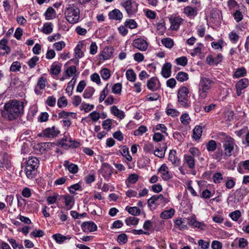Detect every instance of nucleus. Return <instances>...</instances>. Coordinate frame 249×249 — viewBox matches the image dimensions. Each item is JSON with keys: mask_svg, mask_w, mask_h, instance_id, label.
Returning <instances> with one entry per match:
<instances>
[{"mask_svg": "<svg viewBox=\"0 0 249 249\" xmlns=\"http://www.w3.org/2000/svg\"><path fill=\"white\" fill-rule=\"evenodd\" d=\"M82 44H78L75 48V56L76 58H80L83 56V53L82 51Z\"/></svg>", "mask_w": 249, "mask_h": 249, "instance_id": "72a5a7b5", "label": "nucleus"}, {"mask_svg": "<svg viewBox=\"0 0 249 249\" xmlns=\"http://www.w3.org/2000/svg\"><path fill=\"white\" fill-rule=\"evenodd\" d=\"M174 214L175 210L173 209H170L162 212L160 214V217L164 219H169L171 218Z\"/></svg>", "mask_w": 249, "mask_h": 249, "instance_id": "393cba45", "label": "nucleus"}, {"mask_svg": "<svg viewBox=\"0 0 249 249\" xmlns=\"http://www.w3.org/2000/svg\"><path fill=\"white\" fill-rule=\"evenodd\" d=\"M100 171L102 176L107 180L109 179L113 173L112 167L107 163H103L102 164Z\"/></svg>", "mask_w": 249, "mask_h": 249, "instance_id": "423d86ee", "label": "nucleus"}, {"mask_svg": "<svg viewBox=\"0 0 249 249\" xmlns=\"http://www.w3.org/2000/svg\"><path fill=\"white\" fill-rule=\"evenodd\" d=\"M229 37L230 41L233 43H236L239 38V35L234 31L229 34Z\"/></svg>", "mask_w": 249, "mask_h": 249, "instance_id": "ea45409f", "label": "nucleus"}, {"mask_svg": "<svg viewBox=\"0 0 249 249\" xmlns=\"http://www.w3.org/2000/svg\"><path fill=\"white\" fill-rule=\"evenodd\" d=\"M128 213L133 215H138L141 213V211L139 208L137 207H131L128 209Z\"/></svg>", "mask_w": 249, "mask_h": 249, "instance_id": "864d4df0", "label": "nucleus"}, {"mask_svg": "<svg viewBox=\"0 0 249 249\" xmlns=\"http://www.w3.org/2000/svg\"><path fill=\"white\" fill-rule=\"evenodd\" d=\"M82 229L85 232H93L97 229L96 225L93 222H85L81 225Z\"/></svg>", "mask_w": 249, "mask_h": 249, "instance_id": "1a4fd4ad", "label": "nucleus"}, {"mask_svg": "<svg viewBox=\"0 0 249 249\" xmlns=\"http://www.w3.org/2000/svg\"><path fill=\"white\" fill-rule=\"evenodd\" d=\"M136 3L135 1L132 0H126L124 2L121 3V5L124 8L128 15L130 16L133 15L137 11L134 7V4Z\"/></svg>", "mask_w": 249, "mask_h": 249, "instance_id": "39448f33", "label": "nucleus"}, {"mask_svg": "<svg viewBox=\"0 0 249 249\" xmlns=\"http://www.w3.org/2000/svg\"><path fill=\"white\" fill-rule=\"evenodd\" d=\"M184 160L189 168L193 169L195 167V161L193 157L185 155H184Z\"/></svg>", "mask_w": 249, "mask_h": 249, "instance_id": "b1692460", "label": "nucleus"}, {"mask_svg": "<svg viewBox=\"0 0 249 249\" xmlns=\"http://www.w3.org/2000/svg\"><path fill=\"white\" fill-rule=\"evenodd\" d=\"M38 164L39 160L36 157H34L29 158L28 160L26 162V165L37 169L38 167Z\"/></svg>", "mask_w": 249, "mask_h": 249, "instance_id": "6ab92c4d", "label": "nucleus"}, {"mask_svg": "<svg viewBox=\"0 0 249 249\" xmlns=\"http://www.w3.org/2000/svg\"><path fill=\"white\" fill-rule=\"evenodd\" d=\"M202 132V127L200 125H196L193 129V137L196 140H199L201 136Z\"/></svg>", "mask_w": 249, "mask_h": 249, "instance_id": "bb28decb", "label": "nucleus"}, {"mask_svg": "<svg viewBox=\"0 0 249 249\" xmlns=\"http://www.w3.org/2000/svg\"><path fill=\"white\" fill-rule=\"evenodd\" d=\"M234 19L236 22H239L242 20L243 18V15L239 10H236L233 15Z\"/></svg>", "mask_w": 249, "mask_h": 249, "instance_id": "680f3d73", "label": "nucleus"}, {"mask_svg": "<svg viewBox=\"0 0 249 249\" xmlns=\"http://www.w3.org/2000/svg\"><path fill=\"white\" fill-rule=\"evenodd\" d=\"M183 12L187 17L194 18L197 14V9L196 7L187 6L184 8Z\"/></svg>", "mask_w": 249, "mask_h": 249, "instance_id": "ddd939ff", "label": "nucleus"}, {"mask_svg": "<svg viewBox=\"0 0 249 249\" xmlns=\"http://www.w3.org/2000/svg\"><path fill=\"white\" fill-rule=\"evenodd\" d=\"M64 166L72 174H76L78 171L79 168L78 166L73 163H70L69 161L68 160L65 161Z\"/></svg>", "mask_w": 249, "mask_h": 249, "instance_id": "a211bd4d", "label": "nucleus"}, {"mask_svg": "<svg viewBox=\"0 0 249 249\" xmlns=\"http://www.w3.org/2000/svg\"><path fill=\"white\" fill-rule=\"evenodd\" d=\"M112 121L111 119H107L103 122L102 126L104 129L109 130L111 128Z\"/></svg>", "mask_w": 249, "mask_h": 249, "instance_id": "e2e57ef3", "label": "nucleus"}, {"mask_svg": "<svg viewBox=\"0 0 249 249\" xmlns=\"http://www.w3.org/2000/svg\"><path fill=\"white\" fill-rule=\"evenodd\" d=\"M190 120V118L187 113H184L180 117V121L184 124H188Z\"/></svg>", "mask_w": 249, "mask_h": 249, "instance_id": "bf43d9fd", "label": "nucleus"}, {"mask_svg": "<svg viewBox=\"0 0 249 249\" xmlns=\"http://www.w3.org/2000/svg\"><path fill=\"white\" fill-rule=\"evenodd\" d=\"M111 112L115 116L123 119L124 118L125 115L124 111L119 110L116 106H113L111 107Z\"/></svg>", "mask_w": 249, "mask_h": 249, "instance_id": "aec40b11", "label": "nucleus"}, {"mask_svg": "<svg viewBox=\"0 0 249 249\" xmlns=\"http://www.w3.org/2000/svg\"><path fill=\"white\" fill-rule=\"evenodd\" d=\"M246 73V70L244 68L238 69L234 72L233 76L236 78L244 76Z\"/></svg>", "mask_w": 249, "mask_h": 249, "instance_id": "37998d69", "label": "nucleus"}, {"mask_svg": "<svg viewBox=\"0 0 249 249\" xmlns=\"http://www.w3.org/2000/svg\"><path fill=\"white\" fill-rule=\"evenodd\" d=\"M80 108L81 110L83 109L86 112H88L94 108V105L83 103Z\"/></svg>", "mask_w": 249, "mask_h": 249, "instance_id": "6e6d98bb", "label": "nucleus"}, {"mask_svg": "<svg viewBox=\"0 0 249 249\" xmlns=\"http://www.w3.org/2000/svg\"><path fill=\"white\" fill-rule=\"evenodd\" d=\"M25 171L27 177L29 179H32L35 178L36 174L37 169L26 165Z\"/></svg>", "mask_w": 249, "mask_h": 249, "instance_id": "4be33fe9", "label": "nucleus"}, {"mask_svg": "<svg viewBox=\"0 0 249 249\" xmlns=\"http://www.w3.org/2000/svg\"><path fill=\"white\" fill-rule=\"evenodd\" d=\"M68 104L67 100L65 97L62 96L59 98L57 101V106L59 107L62 108L67 106Z\"/></svg>", "mask_w": 249, "mask_h": 249, "instance_id": "de8ad7c7", "label": "nucleus"}, {"mask_svg": "<svg viewBox=\"0 0 249 249\" xmlns=\"http://www.w3.org/2000/svg\"><path fill=\"white\" fill-rule=\"evenodd\" d=\"M162 44L168 48H171L174 45V41L170 38H165L161 41Z\"/></svg>", "mask_w": 249, "mask_h": 249, "instance_id": "c9c22d12", "label": "nucleus"}, {"mask_svg": "<svg viewBox=\"0 0 249 249\" xmlns=\"http://www.w3.org/2000/svg\"><path fill=\"white\" fill-rule=\"evenodd\" d=\"M124 25L130 29H135L138 26L137 22L133 19H128L126 20L124 22Z\"/></svg>", "mask_w": 249, "mask_h": 249, "instance_id": "c85d7f7f", "label": "nucleus"}, {"mask_svg": "<svg viewBox=\"0 0 249 249\" xmlns=\"http://www.w3.org/2000/svg\"><path fill=\"white\" fill-rule=\"evenodd\" d=\"M213 84L214 82L208 78L205 77L200 78L198 89L200 98L204 99L206 97L208 90Z\"/></svg>", "mask_w": 249, "mask_h": 249, "instance_id": "20e7f679", "label": "nucleus"}, {"mask_svg": "<svg viewBox=\"0 0 249 249\" xmlns=\"http://www.w3.org/2000/svg\"><path fill=\"white\" fill-rule=\"evenodd\" d=\"M139 221V219L135 217H129L125 220L126 224L128 226L137 225Z\"/></svg>", "mask_w": 249, "mask_h": 249, "instance_id": "7c9ffc66", "label": "nucleus"}, {"mask_svg": "<svg viewBox=\"0 0 249 249\" xmlns=\"http://www.w3.org/2000/svg\"><path fill=\"white\" fill-rule=\"evenodd\" d=\"M176 79L179 82H184L188 79V75L187 73L180 71L176 77Z\"/></svg>", "mask_w": 249, "mask_h": 249, "instance_id": "473e14b6", "label": "nucleus"}, {"mask_svg": "<svg viewBox=\"0 0 249 249\" xmlns=\"http://www.w3.org/2000/svg\"><path fill=\"white\" fill-rule=\"evenodd\" d=\"M94 91V89L93 88H87L84 91L83 94V97L85 98H90L92 97Z\"/></svg>", "mask_w": 249, "mask_h": 249, "instance_id": "603ef678", "label": "nucleus"}, {"mask_svg": "<svg viewBox=\"0 0 249 249\" xmlns=\"http://www.w3.org/2000/svg\"><path fill=\"white\" fill-rule=\"evenodd\" d=\"M44 234V231L42 230L36 229L31 232L30 235L34 237H41Z\"/></svg>", "mask_w": 249, "mask_h": 249, "instance_id": "5fc2aeb1", "label": "nucleus"}, {"mask_svg": "<svg viewBox=\"0 0 249 249\" xmlns=\"http://www.w3.org/2000/svg\"><path fill=\"white\" fill-rule=\"evenodd\" d=\"M161 174V178L164 180H168L172 178V175L170 173L166 164H162L159 170Z\"/></svg>", "mask_w": 249, "mask_h": 249, "instance_id": "9b49d317", "label": "nucleus"}, {"mask_svg": "<svg viewBox=\"0 0 249 249\" xmlns=\"http://www.w3.org/2000/svg\"><path fill=\"white\" fill-rule=\"evenodd\" d=\"M113 52L114 49L112 47H107L104 49L101 55L104 60H107L113 55Z\"/></svg>", "mask_w": 249, "mask_h": 249, "instance_id": "dca6fc26", "label": "nucleus"}, {"mask_svg": "<svg viewBox=\"0 0 249 249\" xmlns=\"http://www.w3.org/2000/svg\"><path fill=\"white\" fill-rule=\"evenodd\" d=\"M249 85V80L247 78H243L240 80L235 85V87H238L240 89H243L246 88Z\"/></svg>", "mask_w": 249, "mask_h": 249, "instance_id": "c756f323", "label": "nucleus"}, {"mask_svg": "<svg viewBox=\"0 0 249 249\" xmlns=\"http://www.w3.org/2000/svg\"><path fill=\"white\" fill-rule=\"evenodd\" d=\"M171 67L172 65L169 62L166 63L163 65L162 68L161 74L164 77L167 78L171 76Z\"/></svg>", "mask_w": 249, "mask_h": 249, "instance_id": "4468645a", "label": "nucleus"}, {"mask_svg": "<svg viewBox=\"0 0 249 249\" xmlns=\"http://www.w3.org/2000/svg\"><path fill=\"white\" fill-rule=\"evenodd\" d=\"M109 18L115 20H121L123 18V13L118 9H115L108 13Z\"/></svg>", "mask_w": 249, "mask_h": 249, "instance_id": "f8f14e48", "label": "nucleus"}, {"mask_svg": "<svg viewBox=\"0 0 249 249\" xmlns=\"http://www.w3.org/2000/svg\"><path fill=\"white\" fill-rule=\"evenodd\" d=\"M73 113L68 112L62 110L58 114V117L59 118H63L65 120L68 119L69 116H71Z\"/></svg>", "mask_w": 249, "mask_h": 249, "instance_id": "052dcab7", "label": "nucleus"}, {"mask_svg": "<svg viewBox=\"0 0 249 249\" xmlns=\"http://www.w3.org/2000/svg\"><path fill=\"white\" fill-rule=\"evenodd\" d=\"M65 18L68 22L75 24L80 18V10L74 4L69 5L64 12Z\"/></svg>", "mask_w": 249, "mask_h": 249, "instance_id": "f03ea898", "label": "nucleus"}, {"mask_svg": "<svg viewBox=\"0 0 249 249\" xmlns=\"http://www.w3.org/2000/svg\"><path fill=\"white\" fill-rule=\"evenodd\" d=\"M188 224L194 227L197 228L200 230H205L207 229V225L204 222H200L196 221L195 219H191Z\"/></svg>", "mask_w": 249, "mask_h": 249, "instance_id": "2eb2a0df", "label": "nucleus"}, {"mask_svg": "<svg viewBox=\"0 0 249 249\" xmlns=\"http://www.w3.org/2000/svg\"><path fill=\"white\" fill-rule=\"evenodd\" d=\"M167 148L166 143H164L162 144V146L160 148H157V149L154 151V155L160 158H162L164 157L165 153Z\"/></svg>", "mask_w": 249, "mask_h": 249, "instance_id": "f3484780", "label": "nucleus"}, {"mask_svg": "<svg viewBox=\"0 0 249 249\" xmlns=\"http://www.w3.org/2000/svg\"><path fill=\"white\" fill-rule=\"evenodd\" d=\"M38 60L39 57L37 56H34L32 57L27 62V64L30 68H34Z\"/></svg>", "mask_w": 249, "mask_h": 249, "instance_id": "58836bf2", "label": "nucleus"}, {"mask_svg": "<svg viewBox=\"0 0 249 249\" xmlns=\"http://www.w3.org/2000/svg\"><path fill=\"white\" fill-rule=\"evenodd\" d=\"M102 78L107 80L109 78L110 76V71L107 68L102 69L100 72Z\"/></svg>", "mask_w": 249, "mask_h": 249, "instance_id": "a18cd8bd", "label": "nucleus"}, {"mask_svg": "<svg viewBox=\"0 0 249 249\" xmlns=\"http://www.w3.org/2000/svg\"><path fill=\"white\" fill-rule=\"evenodd\" d=\"M64 203L65 206L70 209L72 207V197L70 196H66L64 197Z\"/></svg>", "mask_w": 249, "mask_h": 249, "instance_id": "69168bd1", "label": "nucleus"}, {"mask_svg": "<svg viewBox=\"0 0 249 249\" xmlns=\"http://www.w3.org/2000/svg\"><path fill=\"white\" fill-rule=\"evenodd\" d=\"M132 45L133 47L142 51H145L148 47L146 41L141 38L135 39L133 41Z\"/></svg>", "mask_w": 249, "mask_h": 249, "instance_id": "0eeeda50", "label": "nucleus"}, {"mask_svg": "<svg viewBox=\"0 0 249 249\" xmlns=\"http://www.w3.org/2000/svg\"><path fill=\"white\" fill-rule=\"evenodd\" d=\"M178 64L182 66H185L187 64V59L185 56L178 58L176 60Z\"/></svg>", "mask_w": 249, "mask_h": 249, "instance_id": "0e129e2a", "label": "nucleus"}, {"mask_svg": "<svg viewBox=\"0 0 249 249\" xmlns=\"http://www.w3.org/2000/svg\"><path fill=\"white\" fill-rule=\"evenodd\" d=\"M55 13V10L51 7H49L45 13V16L47 19H50L53 18L52 15Z\"/></svg>", "mask_w": 249, "mask_h": 249, "instance_id": "13d9d810", "label": "nucleus"}, {"mask_svg": "<svg viewBox=\"0 0 249 249\" xmlns=\"http://www.w3.org/2000/svg\"><path fill=\"white\" fill-rule=\"evenodd\" d=\"M126 76L128 80L131 82H134L136 79V75L133 70L129 69L126 72Z\"/></svg>", "mask_w": 249, "mask_h": 249, "instance_id": "f704fd0d", "label": "nucleus"}, {"mask_svg": "<svg viewBox=\"0 0 249 249\" xmlns=\"http://www.w3.org/2000/svg\"><path fill=\"white\" fill-rule=\"evenodd\" d=\"M216 142L214 140H210L206 144L207 149L209 151H214L216 148Z\"/></svg>", "mask_w": 249, "mask_h": 249, "instance_id": "4c0bfd02", "label": "nucleus"}, {"mask_svg": "<svg viewBox=\"0 0 249 249\" xmlns=\"http://www.w3.org/2000/svg\"><path fill=\"white\" fill-rule=\"evenodd\" d=\"M7 40L5 39H2L0 41V49L5 51L7 54L10 51V48L7 46Z\"/></svg>", "mask_w": 249, "mask_h": 249, "instance_id": "2f4dec72", "label": "nucleus"}, {"mask_svg": "<svg viewBox=\"0 0 249 249\" xmlns=\"http://www.w3.org/2000/svg\"><path fill=\"white\" fill-rule=\"evenodd\" d=\"M176 151L174 150H170L169 153L168 160L173 164L175 166L178 165L179 160L176 156Z\"/></svg>", "mask_w": 249, "mask_h": 249, "instance_id": "5701e85b", "label": "nucleus"}, {"mask_svg": "<svg viewBox=\"0 0 249 249\" xmlns=\"http://www.w3.org/2000/svg\"><path fill=\"white\" fill-rule=\"evenodd\" d=\"M158 201L157 195H154L148 199L147 203L149 207L151 209H152L153 205H159V204L157 202Z\"/></svg>", "mask_w": 249, "mask_h": 249, "instance_id": "a19ab883", "label": "nucleus"}, {"mask_svg": "<svg viewBox=\"0 0 249 249\" xmlns=\"http://www.w3.org/2000/svg\"><path fill=\"white\" fill-rule=\"evenodd\" d=\"M47 83V81L46 78L42 76L38 80L37 87H39L40 89H44Z\"/></svg>", "mask_w": 249, "mask_h": 249, "instance_id": "79ce46f5", "label": "nucleus"}, {"mask_svg": "<svg viewBox=\"0 0 249 249\" xmlns=\"http://www.w3.org/2000/svg\"><path fill=\"white\" fill-rule=\"evenodd\" d=\"M189 93V89L186 87H181L178 92V99L188 98V94Z\"/></svg>", "mask_w": 249, "mask_h": 249, "instance_id": "412c9836", "label": "nucleus"}, {"mask_svg": "<svg viewBox=\"0 0 249 249\" xmlns=\"http://www.w3.org/2000/svg\"><path fill=\"white\" fill-rule=\"evenodd\" d=\"M53 24L51 22H46L43 24L41 32L45 34H50L53 32Z\"/></svg>", "mask_w": 249, "mask_h": 249, "instance_id": "a878e982", "label": "nucleus"}, {"mask_svg": "<svg viewBox=\"0 0 249 249\" xmlns=\"http://www.w3.org/2000/svg\"><path fill=\"white\" fill-rule=\"evenodd\" d=\"M59 133V131L55 129L54 126L52 127L47 128L43 130L42 135L47 138H53L56 137Z\"/></svg>", "mask_w": 249, "mask_h": 249, "instance_id": "9d476101", "label": "nucleus"}, {"mask_svg": "<svg viewBox=\"0 0 249 249\" xmlns=\"http://www.w3.org/2000/svg\"><path fill=\"white\" fill-rule=\"evenodd\" d=\"M21 68L20 63L18 61L13 62L10 67V71L14 72L19 71Z\"/></svg>", "mask_w": 249, "mask_h": 249, "instance_id": "8fccbe9b", "label": "nucleus"}, {"mask_svg": "<svg viewBox=\"0 0 249 249\" xmlns=\"http://www.w3.org/2000/svg\"><path fill=\"white\" fill-rule=\"evenodd\" d=\"M169 21L171 23L170 28L172 30L177 31L179 27L180 24L182 23L183 19L178 17H170L169 18Z\"/></svg>", "mask_w": 249, "mask_h": 249, "instance_id": "6e6552de", "label": "nucleus"}, {"mask_svg": "<svg viewBox=\"0 0 249 249\" xmlns=\"http://www.w3.org/2000/svg\"><path fill=\"white\" fill-rule=\"evenodd\" d=\"M220 135L224 137L223 141L224 156L230 157L233 154L234 146H236L235 140L223 132L220 133Z\"/></svg>", "mask_w": 249, "mask_h": 249, "instance_id": "7ed1b4c3", "label": "nucleus"}, {"mask_svg": "<svg viewBox=\"0 0 249 249\" xmlns=\"http://www.w3.org/2000/svg\"><path fill=\"white\" fill-rule=\"evenodd\" d=\"M157 79L156 77H153L150 78L147 81V88L152 91H155L157 90L156 88V82L157 81Z\"/></svg>", "mask_w": 249, "mask_h": 249, "instance_id": "cd10ccee", "label": "nucleus"}, {"mask_svg": "<svg viewBox=\"0 0 249 249\" xmlns=\"http://www.w3.org/2000/svg\"><path fill=\"white\" fill-rule=\"evenodd\" d=\"M76 71V67L74 66H72L69 67L66 71V75L70 77L72 76L73 74H74Z\"/></svg>", "mask_w": 249, "mask_h": 249, "instance_id": "774afa93", "label": "nucleus"}, {"mask_svg": "<svg viewBox=\"0 0 249 249\" xmlns=\"http://www.w3.org/2000/svg\"><path fill=\"white\" fill-rule=\"evenodd\" d=\"M147 130V127L144 125L140 126L137 129L135 130L134 134L135 136L142 135Z\"/></svg>", "mask_w": 249, "mask_h": 249, "instance_id": "49530a36", "label": "nucleus"}, {"mask_svg": "<svg viewBox=\"0 0 249 249\" xmlns=\"http://www.w3.org/2000/svg\"><path fill=\"white\" fill-rule=\"evenodd\" d=\"M23 102L11 100L5 104L1 115L6 120L13 121L21 116L23 113Z\"/></svg>", "mask_w": 249, "mask_h": 249, "instance_id": "f257e3e1", "label": "nucleus"}, {"mask_svg": "<svg viewBox=\"0 0 249 249\" xmlns=\"http://www.w3.org/2000/svg\"><path fill=\"white\" fill-rule=\"evenodd\" d=\"M122 86L121 83L115 84L112 87V91L115 94H119L122 90Z\"/></svg>", "mask_w": 249, "mask_h": 249, "instance_id": "3c124183", "label": "nucleus"}, {"mask_svg": "<svg viewBox=\"0 0 249 249\" xmlns=\"http://www.w3.org/2000/svg\"><path fill=\"white\" fill-rule=\"evenodd\" d=\"M230 217L233 221H237L238 219L241 217V213L240 211L236 210L234 212H232L230 213Z\"/></svg>", "mask_w": 249, "mask_h": 249, "instance_id": "c03bdc74", "label": "nucleus"}, {"mask_svg": "<svg viewBox=\"0 0 249 249\" xmlns=\"http://www.w3.org/2000/svg\"><path fill=\"white\" fill-rule=\"evenodd\" d=\"M127 241V237L125 233H122L118 235L117 242L120 244H124Z\"/></svg>", "mask_w": 249, "mask_h": 249, "instance_id": "09e8293b", "label": "nucleus"}, {"mask_svg": "<svg viewBox=\"0 0 249 249\" xmlns=\"http://www.w3.org/2000/svg\"><path fill=\"white\" fill-rule=\"evenodd\" d=\"M53 237L54 239L57 243H62L66 240L65 236L61 235L60 234H55L53 235Z\"/></svg>", "mask_w": 249, "mask_h": 249, "instance_id": "4d7b16f0", "label": "nucleus"}, {"mask_svg": "<svg viewBox=\"0 0 249 249\" xmlns=\"http://www.w3.org/2000/svg\"><path fill=\"white\" fill-rule=\"evenodd\" d=\"M138 179V176L136 174H132L129 176L127 180L132 184L135 183Z\"/></svg>", "mask_w": 249, "mask_h": 249, "instance_id": "338daca9", "label": "nucleus"}, {"mask_svg": "<svg viewBox=\"0 0 249 249\" xmlns=\"http://www.w3.org/2000/svg\"><path fill=\"white\" fill-rule=\"evenodd\" d=\"M61 71V67L58 64H53L51 67L50 71L52 74L58 75Z\"/></svg>", "mask_w": 249, "mask_h": 249, "instance_id": "e433bc0d", "label": "nucleus"}]
</instances>
